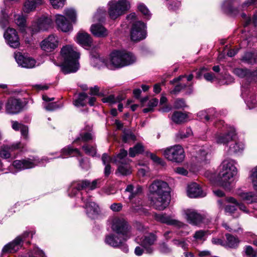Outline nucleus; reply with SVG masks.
<instances>
[{"mask_svg": "<svg viewBox=\"0 0 257 257\" xmlns=\"http://www.w3.org/2000/svg\"><path fill=\"white\" fill-rule=\"evenodd\" d=\"M225 210L226 213L233 216L234 218H237L239 216V214L237 212L236 206L232 205H226L225 208Z\"/></svg>", "mask_w": 257, "mask_h": 257, "instance_id": "nucleus-53", "label": "nucleus"}, {"mask_svg": "<svg viewBox=\"0 0 257 257\" xmlns=\"http://www.w3.org/2000/svg\"><path fill=\"white\" fill-rule=\"evenodd\" d=\"M55 21L58 30L63 32H69L73 30L72 23L64 16L56 14Z\"/></svg>", "mask_w": 257, "mask_h": 257, "instance_id": "nucleus-20", "label": "nucleus"}, {"mask_svg": "<svg viewBox=\"0 0 257 257\" xmlns=\"http://www.w3.org/2000/svg\"><path fill=\"white\" fill-rule=\"evenodd\" d=\"M136 140L135 136L131 131H126L124 132L122 136V141L124 143L129 142L131 141H135Z\"/></svg>", "mask_w": 257, "mask_h": 257, "instance_id": "nucleus-63", "label": "nucleus"}, {"mask_svg": "<svg viewBox=\"0 0 257 257\" xmlns=\"http://www.w3.org/2000/svg\"><path fill=\"white\" fill-rule=\"evenodd\" d=\"M227 201L229 202H231L234 204L236 206H238L239 209L242 211L243 212L248 213L249 212L248 210L246 208V206L242 203H238L237 201L232 197H229L227 199Z\"/></svg>", "mask_w": 257, "mask_h": 257, "instance_id": "nucleus-55", "label": "nucleus"}, {"mask_svg": "<svg viewBox=\"0 0 257 257\" xmlns=\"http://www.w3.org/2000/svg\"><path fill=\"white\" fill-rule=\"evenodd\" d=\"M187 78L188 81H190L193 78V75L191 74L188 76L185 75H180L176 78H174L170 81V83L174 85L177 83L174 88L170 91V93L174 95L178 94L182 90L186 88V94H190L193 92V88L191 84H185L183 83V80L185 78Z\"/></svg>", "mask_w": 257, "mask_h": 257, "instance_id": "nucleus-11", "label": "nucleus"}, {"mask_svg": "<svg viewBox=\"0 0 257 257\" xmlns=\"http://www.w3.org/2000/svg\"><path fill=\"white\" fill-rule=\"evenodd\" d=\"M130 8L126 0H111L108 3V14L112 20H115L124 15Z\"/></svg>", "mask_w": 257, "mask_h": 257, "instance_id": "nucleus-7", "label": "nucleus"}, {"mask_svg": "<svg viewBox=\"0 0 257 257\" xmlns=\"http://www.w3.org/2000/svg\"><path fill=\"white\" fill-rule=\"evenodd\" d=\"M76 42L83 47L90 46L92 43V39L87 33L80 31L76 36Z\"/></svg>", "mask_w": 257, "mask_h": 257, "instance_id": "nucleus-33", "label": "nucleus"}, {"mask_svg": "<svg viewBox=\"0 0 257 257\" xmlns=\"http://www.w3.org/2000/svg\"><path fill=\"white\" fill-rule=\"evenodd\" d=\"M87 97V95L85 93L79 94L78 98L74 101V105L77 107L85 106L86 104L85 100Z\"/></svg>", "mask_w": 257, "mask_h": 257, "instance_id": "nucleus-48", "label": "nucleus"}, {"mask_svg": "<svg viewBox=\"0 0 257 257\" xmlns=\"http://www.w3.org/2000/svg\"><path fill=\"white\" fill-rule=\"evenodd\" d=\"M15 22L16 24L19 27L22 32L26 31V19L21 15L15 16Z\"/></svg>", "mask_w": 257, "mask_h": 257, "instance_id": "nucleus-45", "label": "nucleus"}, {"mask_svg": "<svg viewBox=\"0 0 257 257\" xmlns=\"http://www.w3.org/2000/svg\"><path fill=\"white\" fill-rule=\"evenodd\" d=\"M23 148V145L20 142H17L10 145H4L0 148V157L5 159H9L11 157L12 152Z\"/></svg>", "mask_w": 257, "mask_h": 257, "instance_id": "nucleus-25", "label": "nucleus"}, {"mask_svg": "<svg viewBox=\"0 0 257 257\" xmlns=\"http://www.w3.org/2000/svg\"><path fill=\"white\" fill-rule=\"evenodd\" d=\"M184 213L187 221L191 224L198 225L203 221V217L195 210L188 209L184 210Z\"/></svg>", "mask_w": 257, "mask_h": 257, "instance_id": "nucleus-24", "label": "nucleus"}, {"mask_svg": "<svg viewBox=\"0 0 257 257\" xmlns=\"http://www.w3.org/2000/svg\"><path fill=\"white\" fill-rule=\"evenodd\" d=\"M154 217L157 221L165 223L169 225H173L178 228H182L186 226V225L183 222L177 219H173L171 216L166 215V214H155Z\"/></svg>", "mask_w": 257, "mask_h": 257, "instance_id": "nucleus-21", "label": "nucleus"}, {"mask_svg": "<svg viewBox=\"0 0 257 257\" xmlns=\"http://www.w3.org/2000/svg\"><path fill=\"white\" fill-rule=\"evenodd\" d=\"M174 245L182 247L183 249H186L188 247V244L186 242V239L175 238L172 240Z\"/></svg>", "mask_w": 257, "mask_h": 257, "instance_id": "nucleus-61", "label": "nucleus"}, {"mask_svg": "<svg viewBox=\"0 0 257 257\" xmlns=\"http://www.w3.org/2000/svg\"><path fill=\"white\" fill-rule=\"evenodd\" d=\"M82 149L85 153L88 155L94 156L96 153V150L95 147L90 146L89 145H85L82 147Z\"/></svg>", "mask_w": 257, "mask_h": 257, "instance_id": "nucleus-58", "label": "nucleus"}, {"mask_svg": "<svg viewBox=\"0 0 257 257\" xmlns=\"http://www.w3.org/2000/svg\"><path fill=\"white\" fill-rule=\"evenodd\" d=\"M123 51H115L112 52L107 60V67L109 69H114L123 67Z\"/></svg>", "mask_w": 257, "mask_h": 257, "instance_id": "nucleus-18", "label": "nucleus"}, {"mask_svg": "<svg viewBox=\"0 0 257 257\" xmlns=\"http://www.w3.org/2000/svg\"><path fill=\"white\" fill-rule=\"evenodd\" d=\"M94 136L91 132L82 131L79 136L73 141V143H77L79 142H88L93 140Z\"/></svg>", "mask_w": 257, "mask_h": 257, "instance_id": "nucleus-40", "label": "nucleus"}, {"mask_svg": "<svg viewBox=\"0 0 257 257\" xmlns=\"http://www.w3.org/2000/svg\"><path fill=\"white\" fill-rule=\"evenodd\" d=\"M235 135L234 128L231 127L224 133L216 134L215 141L216 143L219 144H226L233 139Z\"/></svg>", "mask_w": 257, "mask_h": 257, "instance_id": "nucleus-26", "label": "nucleus"}, {"mask_svg": "<svg viewBox=\"0 0 257 257\" xmlns=\"http://www.w3.org/2000/svg\"><path fill=\"white\" fill-rule=\"evenodd\" d=\"M12 127L15 131L20 130L21 135L24 138L27 139L28 134V127L17 121H11Z\"/></svg>", "mask_w": 257, "mask_h": 257, "instance_id": "nucleus-36", "label": "nucleus"}, {"mask_svg": "<svg viewBox=\"0 0 257 257\" xmlns=\"http://www.w3.org/2000/svg\"><path fill=\"white\" fill-rule=\"evenodd\" d=\"M250 70L247 68H236L233 70V73L240 78H246L250 80Z\"/></svg>", "mask_w": 257, "mask_h": 257, "instance_id": "nucleus-43", "label": "nucleus"}, {"mask_svg": "<svg viewBox=\"0 0 257 257\" xmlns=\"http://www.w3.org/2000/svg\"><path fill=\"white\" fill-rule=\"evenodd\" d=\"M44 4L43 0H27L24 4L23 11L25 13H29Z\"/></svg>", "mask_w": 257, "mask_h": 257, "instance_id": "nucleus-30", "label": "nucleus"}, {"mask_svg": "<svg viewBox=\"0 0 257 257\" xmlns=\"http://www.w3.org/2000/svg\"><path fill=\"white\" fill-rule=\"evenodd\" d=\"M139 11L146 17L149 19L151 17V13L147 7L143 4H140L138 6Z\"/></svg>", "mask_w": 257, "mask_h": 257, "instance_id": "nucleus-57", "label": "nucleus"}, {"mask_svg": "<svg viewBox=\"0 0 257 257\" xmlns=\"http://www.w3.org/2000/svg\"><path fill=\"white\" fill-rule=\"evenodd\" d=\"M127 152L126 151L121 149L117 156L114 158V163L123 164L124 162V158L127 156Z\"/></svg>", "mask_w": 257, "mask_h": 257, "instance_id": "nucleus-54", "label": "nucleus"}, {"mask_svg": "<svg viewBox=\"0 0 257 257\" xmlns=\"http://www.w3.org/2000/svg\"><path fill=\"white\" fill-rule=\"evenodd\" d=\"M210 155L204 150H200L196 156V163L199 167H203L209 163Z\"/></svg>", "mask_w": 257, "mask_h": 257, "instance_id": "nucleus-34", "label": "nucleus"}, {"mask_svg": "<svg viewBox=\"0 0 257 257\" xmlns=\"http://www.w3.org/2000/svg\"><path fill=\"white\" fill-rule=\"evenodd\" d=\"M7 43L12 48H17L20 45L19 37L17 31L13 28L8 29L4 34Z\"/></svg>", "mask_w": 257, "mask_h": 257, "instance_id": "nucleus-19", "label": "nucleus"}, {"mask_svg": "<svg viewBox=\"0 0 257 257\" xmlns=\"http://www.w3.org/2000/svg\"><path fill=\"white\" fill-rule=\"evenodd\" d=\"M33 231H26L21 235L17 236L12 242L6 244L3 248L4 253H14L20 249L23 245V242L30 237L32 238L35 234Z\"/></svg>", "mask_w": 257, "mask_h": 257, "instance_id": "nucleus-10", "label": "nucleus"}, {"mask_svg": "<svg viewBox=\"0 0 257 257\" xmlns=\"http://www.w3.org/2000/svg\"><path fill=\"white\" fill-rule=\"evenodd\" d=\"M168 185L163 181H154L149 187V199L156 209L163 210L169 205L170 196L168 191Z\"/></svg>", "mask_w": 257, "mask_h": 257, "instance_id": "nucleus-2", "label": "nucleus"}, {"mask_svg": "<svg viewBox=\"0 0 257 257\" xmlns=\"http://www.w3.org/2000/svg\"><path fill=\"white\" fill-rule=\"evenodd\" d=\"M192 131L190 128H187L185 130L180 131L176 135L177 139H183L191 136Z\"/></svg>", "mask_w": 257, "mask_h": 257, "instance_id": "nucleus-51", "label": "nucleus"}, {"mask_svg": "<svg viewBox=\"0 0 257 257\" xmlns=\"http://www.w3.org/2000/svg\"><path fill=\"white\" fill-rule=\"evenodd\" d=\"M126 20L132 24L130 35L132 41L138 42L146 38L147 36L146 25L144 23L137 20L135 13H131L128 15Z\"/></svg>", "mask_w": 257, "mask_h": 257, "instance_id": "nucleus-6", "label": "nucleus"}, {"mask_svg": "<svg viewBox=\"0 0 257 257\" xmlns=\"http://www.w3.org/2000/svg\"><path fill=\"white\" fill-rule=\"evenodd\" d=\"M126 240L123 239V237L120 235L118 236V235H115L111 233L106 235L104 242L106 244L113 247H120L123 252L127 253L128 251V248L124 243Z\"/></svg>", "mask_w": 257, "mask_h": 257, "instance_id": "nucleus-15", "label": "nucleus"}, {"mask_svg": "<svg viewBox=\"0 0 257 257\" xmlns=\"http://www.w3.org/2000/svg\"><path fill=\"white\" fill-rule=\"evenodd\" d=\"M111 228L117 235L123 237L124 240H127L132 235L131 227L123 218L114 217L111 221Z\"/></svg>", "mask_w": 257, "mask_h": 257, "instance_id": "nucleus-8", "label": "nucleus"}, {"mask_svg": "<svg viewBox=\"0 0 257 257\" xmlns=\"http://www.w3.org/2000/svg\"><path fill=\"white\" fill-rule=\"evenodd\" d=\"M58 43L57 37L54 35H51L42 41L41 47L43 50L50 52L58 47Z\"/></svg>", "mask_w": 257, "mask_h": 257, "instance_id": "nucleus-23", "label": "nucleus"}, {"mask_svg": "<svg viewBox=\"0 0 257 257\" xmlns=\"http://www.w3.org/2000/svg\"><path fill=\"white\" fill-rule=\"evenodd\" d=\"M164 155L168 160L173 162L181 163L185 158L183 148L180 145H175L166 149Z\"/></svg>", "mask_w": 257, "mask_h": 257, "instance_id": "nucleus-12", "label": "nucleus"}, {"mask_svg": "<svg viewBox=\"0 0 257 257\" xmlns=\"http://www.w3.org/2000/svg\"><path fill=\"white\" fill-rule=\"evenodd\" d=\"M144 151V147L141 144H137L134 147L131 148L129 151V155L131 157H134L137 154L142 153Z\"/></svg>", "mask_w": 257, "mask_h": 257, "instance_id": "nucleus-49", "label": "nucleus"}, {"mask_svg": "<svg viewBox=\"0 0 257 257\" xmlns=\"http://www.w3.org/2000/svg\"><path fill=\"white\" fill-rule=\"evenodd\" d=\"M242 62L250 65L257 64V50L247 51L241 58Z\"/></svg>", "mask_w": 257, "mask_h": 257, "instance_id": "nucleus-32", "label": "nucleus"}, {"mask_svg": "<svg viewBox=\"0 0 257 257\" xmlns=\"http://www.w3.org/2000/svg\"><path fill=\"white\" fill-rule=\"evenodd\" d=\"M23 106V103L21 99L11 97L6 103V112L11 114H17L22 110Z\"/></svg>", "mask_w": 257, "mask_h": 257, "instance_id": "nucleus-17", "label": "nucleus"}, {"mask_svg": "<svg viewBox=\"0 0 257 257\" xmlns=\"http://www.w3.org/2000/svg\"><path fill=\"white\" fill-rule=\"evenodd\" d=\"M171 118L175 123H180L186 120L187 115L180 111H176L172 115Z\"/></svg>", "mask_w": 257, "mask_h": 257, "instance_id": "nucleus-44", "label": "nucleus"}, {"mask_svg": "<svg viewBox=\"0 0 257 257\" xmlns=\"http://www.w3.org/2000/svg\"><path fill=\"white\" fill-rule=\"evenodd\" d=\"M249 179L252 184L253 189L257 192V166L252 168L250 171Z\"/></svg>", "mask_w": 257, "mask_h": 257, "instance_id": "nucleus-46", "label": "nucleus"}, {"mask_svg": "<svg viewBox=\"0 0 257 257\" xmlns=\"http://www.w3.org/2000/svg\"><path fill=\"white\" fill-rule=\"evenodd\" d=\"M8 16L5 13V10L2 9L1 10V16H0V26L4 29L8 25Z\"/></svg>", "mask_w": 257, "mask_h": 257, "instance_id": "nucleus-52", "label": "nucleus"}, {"mask_svg": "<svg viewBox=\"0 0 257 257\" xmlns=\"http://www.w3.org/2000/svg\"><path fill=\"white\" fill-rule=\"evenodd\" d=\"M44 253L38 247H35L33 251L29 252L28 254L22 257H43Z\"/></svg>", "mask_w": 257, "mask_h": 257, "instance_id": "nucleus-56", "label": "nucleus"}, {"mask_svg": "<svg viewBox=\"0 0 257 257\" xmlns=\"http://www.w3.org/2000/svg\"><path fill=\"white\" fill-rule=\"evenodd\" d=\"M142 191V188L139 186L136 190H134V186L132 185H128L125 189L124 193H128L127 195L130 200L136 198V196Z\"/></svg>", "mask_w": 257, "mask_h": 257, "instance_id": "nucleus-35", "label": "nucleus"}, {"mask_svg": "<svg viewBox=\"0 0 257 257\" xmlns=\"http://www.w3.org/2000/svg\"><path fill=\"white\" fill-rule=\"evenodd\" d=\"M225 236L226 241L224 242V246L230 248H235L237 246L239 243V240L237 238L228 233L226 234Z\"/></svg>", "mask_w": 257, "mask_h": 257, "instance_id": "nucleus-42", "label": "nucleus"}, {"mask_svg": "<svg viewBox=\"0 0 257 257\" xmlns=\"http://www.w3.org/2000/svg\"><path fill=\"white\" fill-rule=\"evenodd\" d=\"M244 145L242 142H236L230 145L228 149L229 154H237L242 152Z\"/></svg>", "mask_w": 257, "mask_h": 257, "instance_id": "nucleus-39", "label": "nucleus"}, {"mask_svg": "<svg viewBox=\"0 0 257 257\" xmlns=\"http://www.w3.org/2000/svg\"><path fill=\"white\" fill-rule=\"evenodd\" d=\"M157 240L156 236L152 233L146 234L142 237L138 236L136 241L145 249L147 253L151 254L154 251V248L152 245Z\"/></svg>", "mask_w": 257, "mask_h": 257, "instance_id": "nucleus-14", "label": "nucleus"}, {"mask_svg": "<svg viewBox=\"0 0 257 257\" xmlns=\"http://www.w3.org/2000/svg\"><path fill=\"white\" fill-rule=\"evenodd\" d=\"M118 168V171L122 175H127L131 173L130 166L127 164H121Z\"/></svg>", "mask_w": 257, "mask_h": 257, "instance_id": "nucleus-60", "label": "nucleus"}, {"mask_svg": "<svg viewBox=\"0 0 257 257\" xmlns=\"http://www.w3.org/2000/svg\"><path fill=\"white\" fill-rule=\"evenodd\" d=\"M132 206L130 208V211L134 213H137L139 215H145L148 213L146 209L144 208L142 199L137 197L132 200Z\"/></svg>", "mask_w": 257, "mask_h": 257, "instance_id": "nucleus-28", "label": "nucleus"}, {"mask_svg": "<svg viewBox=\"0 0 257 257\" xmlns=\"http://www.w3.org/2000/svg\"><path fill=\"white\" fill-rule=\"evenodd\" d=\"M61 155L55 158H49L44 156L41 159L37 157H33L32 159L28 158L22 160H15L13 162V166L18 171H21L25 169H31L38 165H43L44 163L49 162L50 160L56 158L61 157L64 158V156H80L81 153L77 149H73L71 146H68L61 150Z\"/></svg>", "mask_w": 257, "mask_h": 257, "instance_id": "nucleus-3", "label": "nucleus"}, {"mask_svg": "<svg viewBox=\"0 0 257 257\" xmlns=\"http://www.w3.org/2000/svg\"><path fill=\"white\" fill-rule=\"evenodd\" d=\"M168 8L171 11H176L181 7V2L178 0H171L167 5Z\"/></svg>", "mask_w": 257, "mask_h": 257, "instance_id": "nucleus-59", "label": "nucleus"}, {"mask_svg": "<svg viewBox=\"0 0 257 257\" xmlns=\"http://www.w3.org/2000/svg\"><path fill=\"white\" fill-rule=\"evenodd\" d=\"M198 115L200 119L208 121L215 117H217L219 113L216 111L215 108H210L200 111Z\"/></svg>", "mask_w": 257, "mask_h": 257, "instance_id": "nucleus-31", "label": "nucleus"}, {"mask_svg": "<svg viewBox=\"0 0 257 257\" xmlns=\"http://www.w3.org/2000/svg\"><path fill=\"white\" fill-rule=\"evenodd\" d=\"M187 193L190 198L203 197L206 195L200 186L196 183H192L188 186Z\"/></svg>", "mask_w": 257, "mask_h": 257, "instance_id": "nucleus-27", "label": "nucleus"}, {"mask_svg": "<svg viewBox=\"0 0 257 257\" xmlns=\"http://www.w3.org/2000/svg\"><path fill=\"white\" fill-rule=\"evenodd\" d=\"M137 58L131 52L123 51L122 63L123 67L132 65L136 62Z\"/></svg>", "mask_w": 257, "mask_h": 257, "instance_id": "nucleus-37", "label": "nucleus"}, {"mask_svg": "<svg viewBox=\"0 0 257 257\" xmlns=\"http://www.w3.org/2000/svg\"><path fill=\"white\" fill-rule=\"evenodd\" d=\"M99 187V180H94L92 182L87 180L73 182L68 190V195L74 197L76 195L84 203L83 207L86 210V213L88 217L91 219L95 218L99 213L98 206L88 197L87 190H93Z\"/></svg>", "mask_w": 257, "mask_h": 257, "instance_id": "nucleus-1", "label": "nucleus"}, {"mask_svg": "<svg viewBox=\"0 0 257 257\" xmlns=\"http://www.w3.org/2000/svg\"><path fill=\"white\" fill-rule=\"evenodd\" d=\"M105 13L103 9H99L93 17V21L102 22L104 21V18L102 17Z\"/></svg>", "mask_w": 257, "mask_h": 257, "instance_id": "nucleus-62", "label": "nucleus"}, {"mask_svg": "<svg viewBox=\"0 0 257 257\" xmlns=\"http://www.w3.org/2000/svg\"><path fill=\"white\" fill-rule=\"evenodd\" d=\"M14 57L19 66L22 68L30 69L36 66V60L27 54L16 52L14 53Z\"/></svg>", "mask_w": 257, "mask_h": 257, "instance_id": "nucleus-16", "label": "nucleus"}, {"mask_svg": "<svg viewBox=\"0 0 257 257\" xmlns=\"http://www.w3.org/2000/svg\"><path fill=\"white\" fill-rule=\"evenodd\" d=\"M53 8L55 9H58L64 7L66 0H49Z\"/></svg>", "mask_w": 257, "mask_h": 257, "instance_id": "nucleus-64", "label": "nucleus"}, {"mask_svg": "<svg viewBox=\"0 0 257 257\" xmlns=\"http://www.w3.org/2000/svg\"><path fill=\"white\" fill-rule=\"evenodd\" d=\"M61 54L63 58L61 71L64 74L76 72L79 67L78 60L80 58V54L76 48L71 45H66L61 49Z\"/></svg>", "mask_w": 257, "mask_h": 257, "instance_id": "nucleus-4", "label": "nucleus"}, {"mask_svg": "<svg viewBox=\"0 0 257 257\" xmlns=\"http://www.w3.org/2000/svg\"><path fill=\"white\" fill-rule=\"evenodd\" d=\"M234 160L226 159L223 161L220 167L219 173L220 184L226 190H230L234 183L235 177L237 173Z\"/></svg>", "mask_w": 257, "mask_h": 257, "instance_id": "nucleus-5", "label": "nucleus"}, {"mask_svg": "<svg viewBox=\"0 0 257 257\" xmlns=\"http://www.w3.org/2000/svg\"><path fill=\"white\" fill-rule=\"evenodd\" d=\"M122 100V98L120 96H118L115 97L113 95H110L108 96L103 97L102 99V101L103 103H108L110 104L119 102Z\"/></svg>", "mask_w": 257, "mask_h": 257, "instance_id": "nucleus-47", "label": "nucleus"}, {"mask_svg": "<svg viewBox=\"0 0 257 257\" xmlns=\"http://www.w3.org/2000/svg\"><path fill=\"white\" fill-rule=\"evenodd\" d=\"M64 14L71 22L75 23L76 22V14L74 9L71 8L66 9L64 10Z\"/></svg>", "mask_w": 257, "mask_h": 257, "instance_id": "nucleus-50", "label": "nucleus"}, {"mask_svg": "<svg viewBox=\"0 0 257 257\" xmlns=\"http://www.w3.org/2000/svg\"><path fill=\"white\" fill-rule=\"evenodd\" d=\"M241 96L249 109L253 108L257 104V100L254 98L253 92L247 86L242 87Z\"/></svg>", "mask_w": 257, "mask_h": 257, "instance_id": "nucleus-22", "label": "nucleus"}, {"mask_svg": "<svg viewBox=\"0 0 257 257\" xmlns=\"http://www.w3.org/2000/svg\"><path fill=\"white\" fill-rule=\"evenodd\" d=\"M239 196L242 200L248 204L257 201V195L253 192H242Z\"/></svg>", "mask_w": 257, "mask_h": 257, "instance_id": "nucleus-41", "label": "nucleus"}, {"mask_svg": "<svg viewBox=\"0 0 257 257\" xmlns=\"http://www.w3.org/2000/svg\"><path fill=\"white\" fill-rule=\"evenodd\" d=\"M53 21L50 17L43 16L36 22H33L29 29L31 31L32 35H33L41 31L48 30L51 27Z\"/></svg>", "mask_w": 257, "mask_h": 257, "instance_id": "nucleus-13", "label": "nucleus"}, {"mask_svg": "<svg viewBox=\"0 0 257 257\" xmlns=\"http://www.w3.org/2000/svg\"><path fill=\"white\" fill-rule=\"evenodd\" d=\"M257 0H247L242 5L237 8H234L233 5L238 3L239 0H224L221 5L222 11L228 14L235 16L239 11H243L249 6L253 5Z\"/></svg>", "mask_w": 257, "mask_h": 257, "instance_id": "nucleus-9", "label": "nucleus"}, {"mask_svg": "<svg viewBox=\"0 0 257 257\" xmlns=\"http://www.w3.org/2000/svg\"><path fill=\"white\" fill-rule=\"evenodd\" d=\"M107 60L99 56H93L91 58V64L94 67L100 69L103 66L107 67Z\"/></svg>", "mask_w": 257, "mask_h": 257, "instance_id": "nucleus-38", "label": "nucleus"}, {"mask_svg": "<svg viewBox=\"0 0 257 257\" xmlns=\"http://www.w3.org/2000/svg\"><path fill=\"white\" fill-rule=\"evenodd\" d=\"M90 32L95 37L104 38L108 35V30L100 24H95L91 25Z\"/></svg>", "mask_w": 257, "mask_h": 257, "instance_id": "nucleus-29", "label": "nucleus"}]
</instances>
